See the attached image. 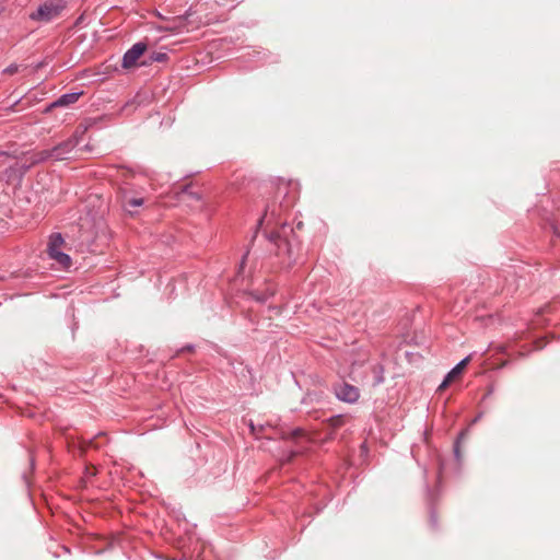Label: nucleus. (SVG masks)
<instances>
[{
	"label": "nucleus",
	"mask_w": 560,
	"mask_h": 560,
	"mask_svg": "<svg viewBox=\"0 0 560 560\" xmlns=\"http://www.w3.org/2000/svg\"><path fill=\"white\" fill-rule=\"evenodd\" d=\"M78 144L77 137H71L68 140L59 143L50 150H42L32 155V164L47 161L48 159L63 160L73 148Z\"/></svg>",
	"instance_id": "1"
},
{
	"label": "nucleus",
	"mask_w": 560,
	"mask_h": 560,
	"mask_svg": "<svg viewBox=\"0 0 560 560\" xmlns=\"http://www.w3.org/2000/svg\"><path fill=\"white\" fill-rule=\"evenodd\" d=\"M66 4L62 0H49L38 7L35 12L30 14V19L37 22H50L58 18Z\"/></svg>",
	"instance_id": "2"
},
{
	"label": "nucleus",
	"mask_w": 560,
	"mask_h": 560,
	"mask_svg": "<svg viewBox=\"0 0 560 560\" xmlns=\"http://www.w3.org/2000/svg\"><path fill=\"white\" fill-rule=\"evenodd\" d=\"M65 241L60 233H54L49 237L48 242V255L54 259L60 267L69 268L71 265V258L61 252V247Z\"/></svg>",
	"instance_id": "3"
},
{
	"label": "nucleus",
	"mask_w": 560,
	"mask_h": 560,
	"mask_svg": "<svg viewBox=\"0 0 560 560\" xmlns=\"http://www.w3.org/2000/svg\"><path fill=\"white\" fill-rule=\"evenodd\" d=\"M178 199L188 207L199 209L201 211L207 210L206 203L202 202V191L194 189L192 186L184 187L178 194Z\"/></svg>",
	"instance_id": "4"
},
{
	"label": "nucleus",
	"mask_w": 560,
	"mask_h": 560,
	"mask_svg": "<svg viewBox=\"0 0 560 560\" xmlns=\"http://www.w3.org/2000/svg\"><path fill=\"white\" fill-rule=\"evenodd\" d=\"M337 398L341 401L353 404L360 397V390L358 387L342 382L334 388Z\"/></svg>",
	"instance_id": "5"
},
{
	"label": "nucleus",
	"mask_w": 560,
	"mask_h": 560,
	"mask_svg": "<svg viewBox=\"0 0 560 560\" xmlns=\"http://www.w3.org/2000/svg\"><path fill=\"white\" fill-rule=\"evenodd\" d=\"M147 50V45L143 43L135 44L129 50L126 51L122 58V68L130 69L135 67L139 58Z\"/></svg>",
	"instance_id": "6"
},
{
	"label": "nucleus",
	"mask_w": 560,
	"mask_h": 560,
	"mask_svg": "<svg viewBox=\"0 0 560 560\" xmlns=\"http://www.w3.org/2000/svg\"><path fill=\"white\" fill-rule=\"evenodd\" d=\"M470 359H471V355H468L465 359H463L455 368H453L448 372L447 378L454 380L455 377H457L464 371L466 365L469 363Z\"/></svg>",
	"instance_id": "7"
},
{
	"label": "nucleus",
	"mask_w": 560,
	"mask_h": 560,
	"mask_svg": "<svg viewBox=\"0 0 560 560\" xmlns=\"http://www.w3.org/2000/svg\"><path fill=\"white\" fill-rule=\"evenodd\" d=\"M80 95H81V93L65 94L59 97V100L56 102V105L66 106V105L72 104L78 101Z\"/></svg>",
	"instance_id": "8"
},
{
	"label": "nucleus",
	"mask_w": 560,
	"mask_h": 560,
	"mask_svg": "<svg viewBox=\"0 0 560 560\" xmlns=\"http://www.w3.org/2000/svg\"><path fill=\"white\" fill-rule=\"evenodd\" d=\"M248 428L250 430V433L254 434V435H257V431H261L264 430V424H261L260 422H254V421H250L248 422Z\"/></svg>",
	"instance_id": "9"
},
{
	"label": "nucleus",
	"mask_w": 560,
	"mask_h": 560,
	"mask_svg": "<svg viewBox=\"0 0 560 560\" xmlns=\"http://www.w3.org/2000/svg\"><path fill=\"white\" fill-rule=\"evenodd\" d=\"M465 434H466L465 431L460 432L458 438H457V440H456V442H455L454 453H455L456 457H459V444L465 439Z\"/></svg>",
	"instance_id": "10"
},
{
	"label": "nucleus",
	"mask_w": 560,
	"mask_h": 560,
	"mask_svg": "<svg viewBox=\"0 0 560 560\" xmlns=\"http://www.w3.org/2000/svg\"><path fill=\"white\" fill-rule=\"evenodd\" d=\"M430 524L433 528H438V516L433 509L430 511Z\"/></svg>",
	"instance_id": "11"
},
{
	"label": "nucleus",
	"mask_w": 560,
	"mask_h": 560,
	"mask_svg": "<svg viewBox=\"0 0 560 560\" xmlns=\"http://www.w3.org/2000/svg\"><path fill=\"white\" fill-rule=\"evenodd\" d=\"M18 70H19L18 65H10L8 68H5L3 70V73L12 75V74L16 73Z\"/></svg>",
	"instance_id": "12"
},
{
	"label": "nucleus",
	"mask_w": 560,
	"mask_h": 560,
	"mask_svg": "<svg viewBox=\"0 0 560 560\" xmlns=\"http://www.w3.org/2000/svg\"><path fill=\"white\" fill-rule=\"evenodd\" d=\"M128 203L132 207H139L143 203V199L141 198H133L128 201Z\"/></svg>",
	"instance_id": "13"
},
{
	"label": "nucleus",
	"mask_w": 560,
	"mask_h": 560,
	"mask_svg": "<svg viewBox=\"0 0 560 560\" xmlns=\"http://www.w3.org/2000/svg\"><path fill=\"white\" fill-rule=\"evenodd\" d=\"M166 59V54L160 52L156 54L155 57H153V60L155 61H164Z\"/></svg>",
	"instance_id": "14"
},
{
	"label": "nucleus",
	"mask_w": 560,
	"mask_h": 560,
	"mask_svg": "<svg viewBox=\"0 0 560 560\" xmlns=\"http://www.w3.org/2000/svg\"><path fill=\"white\" fill-rule=\"evenodd\" d=\"M453 380H448L447 376L443 381V383L440 385L439 389H444Z\"/></svg>",
	"instance_id": "15"
},
{
	"label": "nucleus",
	"mask_w": 560,
	"mask_h": 560,
	"mask_svg": "<svg viewBox=\"0 0 560 560\" xmlns=\"http://www.w3.org/2000/svg\"><path fill=\"white\" fill-rule=\"evenodd\" d=\"M301 433H302V431H300V430H294V431H293V434H294V435H298V434H301Z\"/></svg>",
	"instance_id": "16"
}]
</instances>
